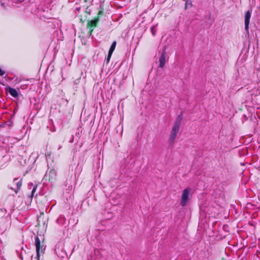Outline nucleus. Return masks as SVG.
I'll return each mask as SVG.
<instances>
[{
	"mask_svg": "<svg viewBox=\"0 0 260 260\" xmlns=\"http://www.w3.org/2000/svg\"><path fill=\"white\" fill-rule=\"evenodd\" d=\"M178 118L179 116L176 118V121L170 136L169 140V147H172L173 146L175 142V140L179 131V123L178 122Z\"/></svg>",
	"mask_w": 260,
	"mask_h": 260,
	"instance_id": "nucleus-1",
	"label": "nucleus"
},
{
	"mask_svg": "<svg viewBox=\"0 0 260 260\" xmlns=\"http://www.w3.org/2000/svg\"><path fill=\"white\" fill-rule=\"evenodd\" d=\"M190 192V189L188 187L183 190L180 199V204L181 206H185L190 201L191 197Z\"/></svg>",
	"mask_w": 260,
	"mask_h": 260,
	"instance_id": "nucleus-2",
	"label": "nucleus"
},
{
	"mask_svg": "<svg viewBox=\"0 0 260 260\" xmlns=\"http://www.w3.org/2000/svg\"><path fill=\"white\" fill-rule=\"evenodd\" d=\"M35 246L36 247V252H37V255L36 257L37 258L38 260H40V251L41 252H44V251L45 250V247H44V245H41V242L39 239V238L38 237H36L35 238Z\"/></svg>",
	"mask_w": 260,
	"mask_h": 260,
	"instance_id": "nucleus-3",
	"label": "nucleus"
},
{
	"mask_svg": "<svg viewBox=\"0 0 260 260\" xmlns=\"http://www.w3.org/2000/svg\"><path fill=\"white\" fill-rule=\"evenodd\" d=\"M168 58V55L167 53L166 52V50L165 48L163 49L162 52H161L160 56L159 58V67L163 68L166 63V60Z\"/></svg>",
	"mask_w": 260,
	"mask_h": 260,
	"instance_id": "nucleus-4",
	"label": "nucleus"
},
{
	"mask_svg": "<svg viewBox=\"0 0 260 260\" xmlns=\"http://www.w3.org/2000/svg\"><path fill=\"white\" fill-rule=\"evenodd\" d=\"M251 13L250 11H247L244 16L245 29L247 34H249V24Z\"/></svg>",
	"mask_w": 260,
	"mask_h": 260,
	"instance_id": "nucleus-5",
	"label": "nucleus"
},
{
	"mask_svg": "<svg viewBox=\"0 0 260 260\" xmlns=\"http://www.w3.org/2000/svg\"><path fill=\"white\" fill-rule=\"evenodd\" d=\"M6 90L7 92H8L10 93V94L14 98H17L18 96V93L15 89H14L10 87H7L6 88Z\"/></svg>",
	"mask_w": 260,
	"mask_h": 260,
	"instance_id": "nucleus-6",
	"label": "nucleus"
},
{
	"mask_svg": "<svg viewBox=\"0 0 260 260\" xmlns=\"http://www.w3.org/2000/svg\"><path fill=\"white\" fill-rule=\"evenodd\" d=\"M56 172L54 169H51L49 172V180L50 182H53L55 178Z\"/></svg>",
	"mask_w": 260,
	"mask_h": 260,
	"instance_id": "nucleus-7",
	"label": "nucleus"
},
{
	"mask_svg": "<svg viewBox=\"0 0 260 260\" xmlns=\"http://www.w3.org/2000/svg\"><path fill=\"white\" fill-rule=\"evenodd\" d=\"M116 44H117V43H116V42L115 41H114V42L112 43V45H111V47H110V49H109V52H110V54H112V53H113V52L114 50H115V49Z\"/></svg>",
	"mask_w": 260,
	"mask_h": 260,
	"instance_id": "nucleus-8",
	"label": "nucleus"
},
{
	"mask_svg": "<svg viewBox=\"0 0 260 260\" xmlns=\"http://www.w3.org/2000/svg\"><path fill=\"white\" fill-rule=\"evenodd\" d=\"M33 186V188H32V190L31 191V195H30V197L32 198L34 195V193L35 192H36V189L37 188V185H34L33 183H30L29 184V186Z\"/></svg>",
	"mask_w": 260,
	"mask_h": 260,
	"instance_id": "nucleus-9",
	"label": "nucleus"
},
{
	"mask_svg": "<svg viewBox=\"0 0 260 260\" xmlns=\"http://www.w3.org/2000/svg\"><path fill=\"white\" fill-rule=\"evenodd\" d=\"M22 185V181L21 180H19L16 182L17 189L15 190V192L16 193L18 192V191L20 190V187Z\"/></svg>",
	"mask_w": 260,
	"mask_h": 260,
	"instance_id": "nucleus-10",
	"label": "nucleus"
},
{
	"mask_svg": "<svg viewBox=\"0 0 260 260\" xmlns=\"http://www.w3.org/2000/svg\"><path fill=\"white\" fill-rule=\"evenodd\" d=\"M0 212L1 213V215L4 216L7 213V210L5 208H1Z\"/></svg>",
	"mask_w": 260,
	"mask_h": 260,
	"instance_id": "nucleus-11",
	"label": "nucleus"
},
{
	"mask_svg": "<svg viewBox=\"0 0 260 260\" xmlns=\"http://www.w3.org/2000/svg\"><path fill=\"white\" fill-rule=\"evenodd\" d=\"M151 32H152L153 36H154L155 35V33H156V30H155V27H152L151 28Z\"/></svg>",
	"mask_w": 260,
	"mask_h": 260,
	"instance_id": "nucleus-12",
	"label": "nucleus"
},
{
	"mask_svg": "<svg viewBox=\"0 0 260 260\" xmlns=\"http://www.w3.org/2000/svg\"><path fill=\"white\" fill-rule=\"evenodd\" d=\"M89 23L92 26H95L96 24V21L95 20H91L90 21Z\"/></svg>",
	"mask_w": 260,
	"mask_h": 260,
	"instance_id": "nucleus-13",
	"label": "nucleus"
},
{
	"mask_svg": "<svg viewBox=\"0 0 260 260\" xmlns=\"http://www.w3.org/2000/svg\"><path fill=\"white\" fill-rule=\"evenodd\" d=\"M5 72L2 70V69L0 68V75L3 76L5 74Z\"/></svg>",
	"mask_w": 260,
	"mask_h": 260,
	"instance_id": "nucleus-14",
	"label": "nucleus"
},
{
	"mask_svg": "<svg viewBox=\"0 0 260 260\" xmlns=\"http://www.w3.org/2000/svg\"><path fill=\"white\" fill-rule=\"evenodd\" d=\"M112 54H110V52H108V57H107V60L109 61V59H110L111 58V56Z\"/></svg>",
	"mask_w": 260,
	"mask_h": 260,
	"instance_id": "nucleus-15",
	"label": "nucleus"
},
{
	"mask_svg": "<svg viewBox=\"0 0 260 260\" xmlns=\"http://www.w3.org/2000/svg\"><path fill=\"white\" fill-rule=\"evenodd\" d=\"M73 140H74V137L73 136L72 139H71V140L70 141V142L72 143L73 142Z\"/></svg>",
	"mask_w": 260,
	"mask_h": 260,
	"instance_id": "nucleus-16",
	"label": "nucleus"
},
{
	"mask_svg": "<svg viewBox=\"0 0 260 260\" xmlns=\"http://www.w3.org/2000/svg\"><path fill=\"white\" fill-rule=\"evenodd\" d=\"M17 2H23L24 1V0H16Z\"/></svg>",
	"mask_w": 260,
	"mask_h": 260,
	"instance_id": "nucleus-17",
	"label": "nucleus"
},
{
	"mask_svg": "<svg viewBox=\"0 0 260 260\" xmlns=\"http://www.w3.org/2000/svg\"><path fill=\"white\" fill-rule=\"evenodd\" d=\"M61 148V145H59V147H58V149H60V148Z\"/></svg>",
	"mask_w": 260,
	"mask_h": 260,
	"instance_id": "nucleus-18",
	"label": "nucleus"
},
{
	"mask_svg": "<svg viewBox=\"0 0 260 260\" xmlns=\"http://www.w3.org/2000/svg\"><path fill=\"white\" fill-rule=\"evenodd\" d=\"M18 179H14V182H15V181H17Z\"/></svg>",
	"mask_w": 260,
	"mask_h": 260,
	"instance_id": "nucleus-19",
	"label": "nucleus"
},
{
	"mask_svg": "<svg viewBox=\"0 0 260 260\" xmlns=\"http://www.w3.org/2000/svg\"><path fill=\"white\" fill-rule=\"evenodd\" d=\"M186 3H187V2H186ZM185 5L186 6V5H187V4H185ZM185 7L186 8V6Z\"/></svg>",
	"mask_w": 260,
	"mask_h": 260,
	"instance_id": "nucleus-20",
	"label": "nucleus"
}]
</instances>
